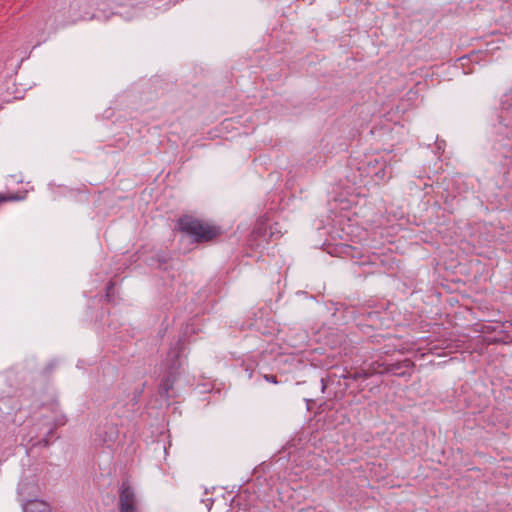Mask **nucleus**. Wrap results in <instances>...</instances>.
Here are the masks:
<instances>
[{"label": "nucleus", "instance_id": "7ed1b4c3", "mask_svg": "<svg viewBox=\"0 0 512 512\" xmlns=\"http://www.w3.org/2000/svg\"><path fill=\"white\" fill-rule=\"evenodd\" d=\"M402 367L412 369L414 367V363L409 359H405L401 362H397V363H393V364H385V363H381L379 361H374L369 366V369L371 371H373V375L393 372L394 374H396L398 376H404L405 372H397Z\"/></svg>", "mask_w": 512, "mask_h": 512}, {"label": "nucleus", "instance_id": "39448f33", "mask_svg": "<svg viewBox=\"0 0 512 512\" xmlns=\"http://www.w3.org/2000/svg\"><path fill=\"white\" fill-rule=\"evenodd\" d=\"M24 198V195H19V194H7V195H3V194H0V204L3 203V202H7V201H19V200H22Z\"/></svg>", "mask_w": 512, "mask_h": 512}, {"label": "nucleus", "instance_id": "9d476101", "mask_svg": "<svg viewBox=\"0 0 512 512\" xmlns=\"http://www.w3.org/2000/svg\"><path fill=\"white\" fill-rule=\"evenodd\" d=\"M112 286H113V283H112V282H110V283H109V286H108V289H109V288H111Z\"/></svg>", "mask_w": 512, "mask_h": 512}, {"label": "nucleus", "instance_id": "1a4fd4ad", "mask_svg": "<svg viewBox=\"0 0 512 512\" xmlns=\"http://www.w3.org/2000/svg\"><path fill=\"white\" fill-rule=\"evenodd\" d=\"M265 379L269 382H272V383H277V377L275 375H266L265 376Z\"/></svg>", "mask_w": 512, "mask_h": 512}, {"label": "nucleus", "instance_id": "423d86ee", "mask_svg": "<svg viewBox=\"0 0 512 512\" xmlns=\"http://www.w3.org/2000/svg\"><path fill=\"white\" fill-rule=\"evenodd\" d=\"M373 376V371H371L369 368L365 371H362V372H356L354 373L353 375H351V378L353 380H358V379H367L369 377Z\"/></svg>", "mask_w": 512, "mask_h": 512}, {"label": "nucleus", "instance_id": "f03ea898", "mask_svg": "<svg viewBox=\"0 0 512 512\" xmlns=\"http://www.w3.org/2000/svg\"><path fill=\"white\" fill-rule=\"evenodd\" d=\"M119 512H139L135 492L127 482L119 490Z\"/></svg>", "mask_w": 512, "mask_h": 512}, {"label": "nucleus", "instance_id": "f257e3e1", "mask_svg": "<svg viewBox=\"0 0 512 512\" xmlns=\"http://www.w3.org/2000/svg\"><path fill=\"white\" fill-rule=\"evenodd\" d=\"M177 228L190 237L193 243L212 242L223 234L220 226L189 215H184L178 219Z\"/></svg>", "mask_w": 512, "mask_h": 512}, {"label": "nucleus", "instance_id": "0eeeda50", "mask_svg": "<svg viewBox=\"0 0 512 512\" xmlns=\"http://www.w3.org/2000/svg\"><path fill=\"white\" fill-rule=\"evenodd\" d=\"M386 169H387V164L385 161H382L380 170L375 173V176L377 177V179L384 180L386 178V176H387Z\"/></svg>", "mask_w": 512, "mask_h": 512}, {"label": "nucleus", "instance_id": "6e6552de", "mask_svg": "<svg viewBox=\"0 0 512 512\" xmlns=\"http://www.w3.org/2000/svg\"><path fill=\"white\" fill-rule=\"evenodd\" d=\"M509 342H510V336L507 333H504L499 338L489 339V341H488L489 344H491V343H505L506 344Z\"/></svg>", "mask_w": 512, "mask_h": 512}, {"label": "nucleus", "instance_id": "20e7f679", "mask_svg": "<svg viewBox=\"0 0 512 512\" xmlns=\"http://www.w3.org/2000/svg\"><path fill=\"white\" fill-rule=\"evenodd\" d=\"M23 511L24 512H51L49 504L42 500H39V499H33V500L27 501L23 505Z\"/></svg>", "mask_w": 512, "mask_h": 512}]
</instances>
